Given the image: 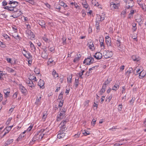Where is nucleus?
Masks as SVG:
<instances>
[{
    "mask_svg": "<svg viewBox=\"0 0 146 146\" xmlns=\"http://www.w3.org/2000/svg\"><path fill=\"white\" fill-rule=\"evenodd\" d=\"M63 101H60L59 103L58 106L60 107H62L63 104Z\"/></svg>",
    "mask_w": 146,
    "mask_h": 146,
    "instance_id": "0e129e2a",
    "label": "nucleus"
},
{
    "mask_svg": "<svg viewBox=\"0 0 146 146\" xmlns=\"http://www.w3.org/2000/svg\"><path fill=\"white\" fill-rule=\"evenodd\" d=\"M88 42L87 44V46H88L89 49L92 50H94L95 49L94 45L93 44V42L91 39L88 40Z\"/></svg>",
    "mask_w": 146,
    "mask_h": 146,
    "instance_id": "423d86ee",
    "label": "nucleus"
},
{
    "mask_svg": "<svg viewBox=\"0 0 146 146\" xmlns=\"http://www.w3.org/2000/svg\"><path fill=\"white\" fill-rule=\"evenodd\" d=\"M48 64L51 63H52L54 64H55V62H53V60L52 59L50 58H49L48 60Z\"/></svg>",
    "mask_w": 146,
    "mask_h": 146,
    "instance_id": "8fccbe9b",
    "label": "nucleus"
},
{
    "mask_svg": "<svg viewBox=\"0 0 146 146\" xmlns=\"http://www.w3.org/2000/svg\"><path fill=\"white\" fill-rule=\"evenodd\" d=\"M47 115V111L44 112L42 117V119L43 121H44L45 120V119L46 118Z\"/></svg>",
    "mask_w": 146,
    "mask_h": 146,
    "instance_id": "f704fd0d",
    "label": "nucleus"
},
{
    "mask_svg": "<svg viewBox=\"0 0 146 146\" xmlns=\"http://www.w3.org/2000/svg\"><path fill=\"white\" fill-rule=\"evenodd\" d=\"M140 7L142 8V9L144 11H146V8L144 5H143L142 3H141L140 5H139Z\"/></svg>",
    "mask_w": 146,
    "mask_h": 146,
    "instance_id": "a18cd8bd",
    "label": "nucleus"
},
{
    "mask_svg": "<svg viewBox=\"0 0 146 146\" xmlns=\"http://www.w3.org/2000/svg\"><path fill=\"white\" fill-rule=\"evenodd\" d=\"M31 50L34 52L36 53V48L35 45L33 44L30 46Z\"/></svg>",
    "mask_w": 146,
    "mask_h": 146,
    "instance_id": "37998d69",
    "label": "nucleus"
},
{
    "mask_svg": "<svg viewBox=\"0 0 146 146\" xmlns=\"http://www.w3.org/2000/svg\"><path fill=\"white\" fill-rule=\"evenodd\" d=\"M29 79L30 80V81H32V80H34L35 81H37L35 76L33 75H30L29 77Z\"/></svg>",
    "mask_w": 146,
    "mask_h": 146,
    "instance_id": "bb28decb",
    "label": "nucleus"
},
{
    "mask_svg": "<svg viewBox=\"0 0 146 146\" xmlns=\"http://www.w3.org/2000/svg\"><path fill=\"white\" fill-rule=\"evenodd\" d=\"M27 83L30 89L32 90L34 88L35 85L32 81H27Z\"/></svg>",
    "mask_w": 146,
    "mask_h": 146,
    "instance_id": "1a4fd4ad",
    "label": "nucleus"
},
{
    "mask_svg": "<svg viewBox=\"0 0 146 146\" xmlns=\"http://www.w3.org/2000/svg\"><path fill=\"white\" fill-rule=\"evenodd\" d=\"M37 23L41 26L42 28H44L45 29V23L44 21L42 20H39L37 21Z\"/></svg>",
    "mask_w": 146,
    "mask_h": 146,
    "instance_id": "4468645a",
    "label": "nucleus"
},
{
    "mask_svg": "<svg viewBox=\"0 0 146 146\" xmlns=\"http://www.w3.org/2000/svg\"><path fill=\"white\" fill-rule=\"evenodd\" d=\"M13 141V139H9L7 140L4 144V146H7L10 145Z\"/></svg>",
    "mask_w": 146,
    "mask_h": 146,
    "instance_id": "393cba45",
    "label": "nucleus"
},
{
    "mask_svg": "<svg viewBox=\"0 0 146 146\" xmlns=\"http://www.w3.org/2000/svg\"><path fill=\"white\" fill-rule=\"evenodd\" d=\"M66 110L65 108H63L62 110L60 111L57 116V121H59L64 118L65 116V112Z\"/></svg>",
    "mask_w": 146,
    "mask_h": 146,
    "instance_id": "f03ea898",
    "label": "nucleus"
},
{
    "mask_svg": "<svg viewBox=\"0 0 146 146\" xmlns=\"http://www.w3.org/2000/svg\"><path fill=\"white\" fill-rule=\"evenodd\" d=\"M11 119L12 118H9L8 119L6 123L7 125H9L10 124Z\"/></svg>",
    "mask_w": 146,
    "mask_h": 146,
    "instance_id": "680f3d73",
    "label": "nucleus"
},
{
    "mask_svg": "<svg viewBox=\"0 0 146 146\" xmlns=\"http://www.w3.org/2000/svg\"><path fill=\"white\" fill-rule=\"evenodd\" d=\"M10 90L9 88L4 89L3 90V92L5 94V97L7 98L10 95Z\"/></svg>",
    "mask_w": 146,
    "mask_h": 146,
    "instance_id": "f3484780",
    "label": "nucleus"
},
{
    "mask_svg": "<svg viewBox=\"0 0 146 146\" xmlns=\"http://www.w3.org/2000/svg\"><path fill=\"white\" fill-rule=\"evenodd\" d=\"M81 57L80 56H77L74 59L73 62H77L79 61L80 59V58Z\"/></svg>",
    "mask_w": 146,
    "mask_h": 146,
    "instance_id": "de8ad7c7",
    "label": "nucleus"
},
{
    "mask_svg": "<svg viewBox=\"0 0 146 146\" xmlns=\"http://www.w3.org/2000/svg\"><path fill=\"white\" fill-rule=\"evenodd\" d=\"M90 102L89 100H86L84 103V106H85L87 107L88 106V104Z\"/></svg>",
    "mask_w": 146,
    "mask_h": 146,
    "instance_id": "5fc2aeb1",
    "label": "nucleus"
},
{
    "mask_svg": "<svg viewBox=\"0 0 146 146\" xmlns=\"http://www.w3.org/2000/svg\"><path fill=\"white\" fill-rule=\"evenodd\" d=\"M67 122V121L66 120H63L60 123V125H61V126H65V125Z\"/></svg>",
    "mask_w": 146,
    "mask_h": 146,
    "instance_id": "58836bf2",
    "label": "nucleus"
},
{
    "mask_svg": "<svg viewBox=\"0 0 146 146\" xmlns=\"http://www.w3.org/2000/svg\"><path fill=\"white\" fill-rule=\"evenodd\" d=\"M20 90L21 92L24 94H25L27 90L25 87L23 86L21 84L19 85Z\"/></svg>",
    "mask_w": 146,
    "mask_h": 146,
    "instance_id": "dca6fc26",
    "label": "nucleus"
},
{
    "mask_svg": "<svg viewBox=\"0 0 146 146\" xmlns=\"http://www.w3.org/2000/svg\"><path fill=\"white\" fill-rule=\"evenodd\" d=\"M106 42L107 45L108 46H111V38H109V39L106 40Z\"/></svg>",
    "mask_w": 146,
    "mask_h": 146,
    "instance_id": "cd10ccee",
    "label": "nucleus"
},
{
    "mask_svg": "<svg viewBox=\"0 0 146 146\" xmlns=\"http://www.w3.org/2000/svg\"><path fill=\"white\" fill-rule=\"evenodd\" d=\"M72 76H69L68 77H67V81L68 83H70L72 82Z\"/></svg>",
    "mask_w": 146,
    "mask_h": 146,
    "instance_id": "e433bc0d",
    "label": "nucleus"
},
{
    "mask_svg": "<svg viewBox=\"0 0 146 146\" xmlns=\"http://www.w3.org/2000/svg\"><path fill=\"white\" fill-rule=\"evenodd\" d=\"M139 78L142 79L145 76L146 73L145 71L143 70L139 72Z\"/></svg>",
    "mask_w": 146,
    "mask_h": 146,
    "instance_id": "a211bd4d",
    "label": "nucleus"
},
{
    "mask_svg": "<svg viewBox=\"0 0 146 146\" xmlns=\"http://www.w3.org/2000/svg\"><path fill=\"white\" fill-rule=\"evenodd\" d=\"M101 41H100V46L102 49H104L105 48L104 45V40H101Z\"/></svg>",
    "mask_w": 146,
    "mask_h": 146,
    "instance_id": "c9c22d12",
    "label": "nucleus"
},
{
    "mask_svg": "<svg viewBox=\"0 0 146 146\" xmlns=\"http://www.w3.org/2000/svg\"><path fill=\"white\" fill-rule=\"evenodd\" d=\"M105 15L104 13H102V14L101 15L100 17V20H99L100 21H103L105 19Z\"/></svg>",
    "mask_w": 146,
    "mask_h": 146,
    "instance_id": "a19ab883",
    "label": "nucleus"
},
{
    "mask_svg": "<svg viewBox=\"0 0 146 146\" xmlns=\"http://www.w3.org/2000/svg\"><path fill=\"white\" fill-rule=\"evenodd\" d=\"M92 4L94 6H96L99 8H100V6L96 0H92Z\"/></svg>",
    "mask_w": 146,
    "mask_h": 146,
    "instance_id": "5701e85b",
    "label": "nucleus"
},
{
    "mask_svg": "<svg viewBox=\"0 0 146 146\" xmlns=\"http://www.w3.org/2000/svg\"><path fill=\"white\" fill-rule=\"evenodd\" d=\"M118 5L117 4H115L112 6V7H113L114 9H117L118 7Z\"/></svg>",
    "mask_w": 146,
    "mask_h": 146,
    "instance_id": "052dcab7",
    "label": "nucleus"
},
{
    "mask_svg": "<svg viewBox=\"0 0 146 146\" xmlns=\"http://www.w3.org/2000/svg\"><path fill=\"white\" fill-rule=\"evenodd\" d=\"M38 96L36 98L35 103L37 106H39L41 104V96L40 95L39 96L38 95Z\"/></svg>",
    "mask_w": 146,
    "mask_h": 146,
    "instance_id": "9b49d317",
    "label": "nucleus"
},
{
    "mask_svg": "<svg viewBox=\"0 0 146 146\" xmlns=\"http://www.w3.org/2000/svg\"><path fill=\"white\" fill-rule=\"evenodd\" d=\"M123 106L121 104H120L118 107V110L119 111H121V110Z\"/></svg>",
    "mask_w": 146,
    "mask_h": 146,
    "instance_id": "6e6d98bb",
    "label": "nucleus"
},
{
    "mask_svg": "<svg viewBox=\"0 0 146 146\" xmlns=\"http://www.w3.org/2000/svg\"><path fill=\"white\" fill-rule=\"evenodd\" d=\"M121 42L119 40H117V42H116V44H117V47H119L120 45Z\"/></svg>",
    "mask_w": 146,
    "mask_h": 146,
    "instance_id": "774afa93",
    "label": "nucleus"
},
{
    "mask_svg": "<svg viewBox=\"0 0 146 146\" xmlns=\"http://www.w3.org/2000/svg\"><path fill=\"white\" fill-rule=\"evenodd\" d=\"M94 62V58L90 56L85 59L83 62V63H86V64L89 65L93 63Z\"/></svg>",
    "mask_w": 146,
    "mask_h": 146,
    "instance_id": "39448f33",
    "label": "nucleus"
},
{
    "mask_svg": "<svg viewBox=\"0 0 146 146\" xmlns=\"http://www.w3.org/2000/svg\"><path fill=\"white\" fill-rule=\"evenodd\" d=\"M112 97V94L110 95L108 97H107L106 101H108L109 102L110 101Z\"/></svg>",
    "mask_w": 146,
    "mask_h": 146,
    "instance_id": "c03bdc74",
    "label": "nucleus"
},
{
    "mask_svg": "<svg viewBox=\"0 0 146 146\" xmlns=\"http://www.w3.org/2000/svg\"><path fill=\"white\" fill-rule=\"evenodd\" d=\"M0 46L2 48H5L6 47V45L5 44L0 40Z\"/></svg>",
    "mask_w": 146,
    "mask_h": 146,
    "instance_id": "3c124183",
    "label": "nucleus"
},
{
    "mask_svg": "<svg viewBox=\"0 0 146 146\" xmlns=\"http://www.w3.org/2000/svg\"><path fill=\"white\" fill-rule=\"evenodd\" d=\"M46 51L47 50H44L42 53L41 57L44 59H47L48 58V53Z\"/></svg>",
    "mask_w": 146,
    "mask_h": 146,
    "instance_id": "ddd939ff",
    "label": "nucleus"
},
{
    "mask_svg": "<svg viewBox=\"0 0 146 146\" xmlns=\"http://www.w3.org/2000/svg\"><path fill=\"white\" fill-rule=\"evenodd\" d=\"M106 86H103L102 88L99 91V93L100 95H102L103 93H104L106 90Z\"/></svg>",
    "mask_w": 146,
    "mask_h": 146,
    "instance_id": "412c9836",
    "label": "nucleus"
},
{
    "mask_svg": "<svg viewBox=\"0 0 146 146\" xmlns=\"http://www.w3.org/2000/svg\"><path fill=\"white\" fill-rule=\"evenodd\" d=\"M48 50L52 52H54V48L53 47H50V46L48 47Z\"/></svg>",
    "mask_w": 146,
    "mask_h": 146,
    "instance_id": "603ef678",
    "label": "nucleus"
},
{
    "mask_svg": "<svg viewBox=\"0 0 146 146\" xmlns=\"http://www.w3.org/2000/svg\"><path fill=\"white\" fill-rule=\"evenodd\" d=\"M96 121V120L94 118L93 119L91 123L92 125L94 126L95 124Z\"/></svg>",
    "mask_w": 146,
    "mask_h": 146,
    "instance_id": "4d7b16f0",
    "label": "nucleus"
},
{
    "mask_svg": "<svg viewBox=\"0 0 146 146\" xmlns=\"http://www.w3.org/2000/svg\"><path fill=\"white\" fill-rule=\"evenodd\" d=\"M133 70L131 68H130L127 71L126 73L127 74V76L129 77L130 75L133 72Z\"/></svg>",
    "mask_w": 146,
    "mask_h": 146,
    "instance_id": "c85d7f7f",
    "label": "nucleus"
},
{
    "mask_svg": "<svg viewBox=\"0 0 146 146\" xmlns=\"http://www.w3.org/2000/svg\"><path fill=\"white\" fill-rule=\"evenodd\" d=\"M42 39L43 40H44L46 42H48L50 41V39L48 38L45 35H44V36L42 37Z\"/></svg>",
    "mask_w": 146,
    "mask_h": 146,
    "instance_id": "c756f323",
    "label": "nucleus"
},
{
    "mask_svg": "<svg viewBox=\"0 0 146 146\" xmlns=\"http://www.w3.org/2000/svg\"><path fill=\"white\" fill-rule=\"evenodd\" d=\"M15 3H17V4H18V2L17 1H14L13 0L10 1L9 2V4H12L15 5Z\"/></svg>",
    "mask_w": 146,
    "mask_h": 146,
    "instance_id": "49530a36",
    "label": "nucleus"
},
{
    "mask_svg": "<svg viewBox=\"0 0 146 146\" xmlns=\"http://www.w3.org/2000/svg\"><path fill=\"white\" fill-rule=\"evenodd\" d=\"M26 1L32 4H33L35 3L34 0H26Z\"/></svg>",
    "mask_w": 146,
    "mask_h": 146,
    "instance_id": "e2e57ef3",
    "label": "nucleus"
},
{
    "mask_svg": "<svg viewBox=\"0 0 146 146\" xmlns=\"http://www.w3.org/2000/svg\"><path fill=\"white\" fill-rule=\"evenodd\" d=\"M94 56L97 59L99 60L102 58V55L101 53L98 52L95 53V54L94 55Z\"/></svg>",
    "mask_w": 146,
    "mask_h": 146,
    "instance_id": "2eb2a0df",
    "label": "nucleus"
},
{
    "mask_svg": "<svg viewBox=\"0 0 146 146\" xmlns=\"http://www.w3.org/2000/svg\"><path fill=\"white\" fill-rule=\"evenodd\" d=\"M52 75L54 78L58 77V74L56 72L54 69H53L52 72Z\"/></svg>",
    "mask_w": 146,
    "mask_h": 146,
    "instance_id": "a878e982",
    "label": "nucleus"
},
{
    "mask_svg": "<svg viewBox=\"0 0 146 146\" xmlns=\"http://www.w3.org/2000/svg\"><path fill=\"white\" fill-rule=\"evenodd\" d=\"M100 19V16H97L96 18V27L97 29H99V21H100L99 20Z\"/></svg>",
    "mask_w": 146,
    "mask_h": 146,
    "instance_id": "aec40b11",
    "label": "nucleus"
},
{
    "mask_svg": "<svg viewBox=\"0 0 146 146\" xmlns=\"http://www.w3.org/2000/svg\"><path fill=\"white\" fill-rule=\"evenodd\" d=\"M44 81L40 79L38 83V85L40 87V88H41L42 89H43L44 88Z\"/></svg>",
    "mask_w": 146,
    "mask_h": 146,
    "instance_id": "6ab92c4d",
    "label": "nucleus"
},
{
    "mask_svg": "<svg viewBox=\"0 0 146 146\" xmlns=\"http://www.w3.org/2000/svg\"><path fill=\"white\" fill-rule=\"evenodd\" d=\"M12 29L15 32H16L17 31V27L15 26H14L12 27Z\"/></svg>",
    "mask_w": 146,
    "mask_h": 146,
    "instance_id": "69168bd1",
    "label": "nucleus"
},
{
    "mask_svg": "<svg viewBox=\"0 0 146 146\" xmlns=\"http://www.w3.org/2000/svg\"><path fill=\"white\" fill-rule=\"evenodd\" d=\"M67 128L66 126H61L60 130L58 131L64 133L66 129Z\"/></svg>",
    "mask_w": 146,
    "mask_h": 146,
    "instance_id": "72a5a7b5",
    "label": "nucleus"
},
{
    "mask_svg": "<svg viewBox=\"0 0 146 146\" xmlns=\"http://www.w3.org/2000/svg\"><path fill=\"white\" fill-rule=\"evenodd\" d=\"M113 52L110 51L104 50L103 52V56L105 58L111 57L113 55Z\"/></svg>",
    "mask_w": 146,
    "mask_h": 146,
    "instance_id": "7ed1b4c3",
    "label": "nucleus"
},
{
    "mask_svg": "<svg viewBox=\"0 0 146 146\" xmlns=\"http://www.w3.org/2000/svg\"><path fill=\"white\" fill-rule=\"evenodd\" d=\"M79 83V81L78 80V79H75L74 84L75 85L76 88H77L78 87V85Z\"/></svg>",
    "mask_w": 146,
    "mask_h": 146,
    "instance_id": "79ce46f5",
    "label": "nucleus"
},
{
    "mask_svg": "<svg viewBox=\"0 0 146 146\" xmlns=\"http://www.w3.org/2000/svg\"><path fill=\"white\" fill-rule=\"evenodd\" d=\"M54 6H55V8L56 9H58L59 10H60V9L61 8L60 7L58 4H55V5H54Z\"/></svg>",
    "mask_w": 146,
    "mask_h": 146,
    "instance_id": "bf43d9fd",
    "label": "nucleus"
},
{
    "mask_svg": "<svg viewBox=\"0 0 146 146\" xmlns=\"http://www.w3.org/2000/svg\"><path fill=\"white\" fill-rule=\"evenodd\" d=\"M58 134L57 135V137L59 139L63 138V139H66L67 138L66 136L65 133L61 132L60 131L58 132Z\"/></svg>",
    "mask_w": 146,
    "mask_h": 146,
    "instance_id": "0eeeda50",
    "label": "nucleus"
},
{
    "mask_svg": "<svg viewBox=\"0 0 146 146\" xmlns=\"http://www.w3.org/2000/svg\"><path fill=\"white\" fill-rule=\"evenodd\" d=\"M6 70L9 72H10L11 73H13L14 72V70L8 67H6Z\"/></svg>",
    "mask_w": 146,
    "mask_h": 146,
    "instance_id": "4c0bfd02",
    "label": "nucleus"
},
{
    "mask_svg": "<svg viewBox=\"0 0 146 146\" xmlns=\"http://www.w3.org/2000/svg\"><path fill=\"white\" fill-rule=\"evenodd\" d=\"M70 4L72 6H74V7L76 8L77 9L79 7L77 4L75 2H71Z\"/></svg>",
    "mask_w": 146,
    "mask_h": 146,
    "instance_id": "ea45409f",
    "label": "nucleus"
},
{
    "mask_svg": "<svg viewBox=\"0 0 146 146\" xmlns=\"http://www.w3.org/2000/svg\"><path fill=\"white\" fill-rule=\"evenodd\" d=\"M10 131V130L9 128H7L6 127L3 131H5L1 137H3L7 133H8Z\"/></svg>",
    "mask_w": 146,
    "mask_h": 146,
    "instance_id": "b1692460",
    "label": "nucleus"
},
{
    "mask_svg": "<svg viewBox=\"0 0 146 146\" xmlns=\"http://www.w3.org/2000/svg\"><path fill=\"white\" fill-rule=\"evenodd\" d=\"M66 37L63 36L62 37V41H63V44H65L66 43Z\"/></svg>",
    "mask_w": 146,
    "mask_h": 146,
    "instance_id": "13d9d810",
    "label": "nucleus"
},
{
    "mask_svg": "<svg viewBox=\"0 0 146 146\" xmlns=\"http://www.w3.org/2000/svg\"><path fill=\"white\" fill-rule=\"evenodd\" d=\"M58 5L60 6H63L64 7V8H65L67 7V5L66 4H65L62 1H60L59 2V4Z\"/></svg>",
    "mask_w": 146,
    "mask_h": 146,
    "instance_id": "473e14b6",
    "label": "nucleus"
},
{
    "mask_svg": "<svg viewBox=\"0 0 146 146\" xmlns=\"http://www.w3.org/2000/svg\"><path fill=\"white\" fill-rule=\"evenodd\" d=\"M2 36L7 40H11L10 37L9 36L7 35L5 33L3 34L2 35Z\"/></svg>",
    "mask_w": 146,
    "mask_h": 146,
    "instance_id": "2f4dec72",
    "label": "nucleus"
},
{
    "mask_svg": "<svg viewBox=\"0 0 146 146\" xmlns=\"http://www.w3.org/2000/svg\"><path fill=\"white\" fill-rule=\"evenodd\" d=\"M26 34L28 36H30V38L31 39L34 38L35 35L34 33L31 30H27L26 31Z\"/></svg>",
    "mask_w": 146,
    "mask_h": 146,
    "instance_id": "f8f14e48",
    "label": "nucleus"
},
{
    "mask_svg": "<svg viewBox=\"0 0 146 146\" xmlns=\"http://www.w3.org/2000/svg\"><path fill=\"white\" fill-rule=\"evenodd\" d=\"M80 133L79 132H78L77 134H76L74 135V137L75 138H78L80 136Z\"/></svg>",
    "mask_w": 146,
    "mask_h": 146,
    "instance_id": "338daca9",
    "label": "nucleus"
},
{
    "mask_svg": "<svg viewBox=\"0 0 146 146\" xmlns=\"http://www.w3.org/2000/svg\"><path fill=\"white\" fill-rule=\"evenodd\" d=\"M82 4L84 7L85 8L87 9L88 8V5L86 2H84V3H82Z\"/></svg>",
    "mask_w": 146,
    "mask_h": 146,
    "instance_id": "864d4df0",
    "label": "nucleus"
},
{
    "mask_svg": "<svg viewBox=\"0 0 146 146\" xmlns=\"http://www.w3.org/2000/svg\"><path fill=\"white\" fill-rule=\"evenodd\" d=\"M133 60L135 62H140V57L137 55H133L131 56Z\"/></svg>",
    "mask_w": 146,
    "mask_h": 146,
    "instance_id": "6e6552de",
    "label": "nucleus"
},
{
    "mask_svg": "<svg viewBox=\"0 0 146 146\" xmlns=\"http://www.w3.org/2000/svg\"><path fill=\"white\" fill-rule=\"evenodd\" d=\"M48 131V129L46 128V129H42L39 132H38L34 136L32 140L31 141L30 144H33L34 142L36 141L41 140L46 133V132Z\"/></svg>",
    "mask_w": 146,
    "mask_h": 146,
    "instance_id": "f257e3e1",
    "label": "nucleus"
},
{
    "mask_svg": "<svg viewBox=\"0 0 146 146\" xmlns=\"http://www.w3.org/2000/svg\"><path fill=\"white\" fill-rule=\"evenodd\" d=\"M20 9H15L16 11H14L13 12V15L11 16L14 18H16L19 16H20L22 14V13L20 10Z\"/></svg>",
    "mask_w": 146,
    "mask_h": 146,
    "instance_id": "20e7f679",
    "label": "nucleus"
},
{
    "mask_svg": "<svg viewBox=\"0 0 146 146\" xmlns=\"http://www.w3.org/2000/svg\"><path fill=\"white\" fill-rule=\"evenodd\" d=\"M17 6L16 5L15 6H13L11 7L6 6L4 8L10 11H16L15 9H17Z\"/></svg>",
    "mask_w": 146,
    "mask_h": 146,
    "instance_id": "9d476101",
    "label": "nucleus"
},
{
    "mask_svg": "<svg viewBox=\"0 0 146 146\" xmlns=\"http://www.w3.org/2000/svg\"><path fill=\"white\" fill-rule=\"evenodd\" d=\"M119 85L117 84H115L114 86L112 87L111 89L113 90L116 91L119 89Z\"/></svg>",
    "mask_w": 146,
    "mask_h": 146,
    "instance_id": "7c9ffc66",
    "label": "nucleus"
},
{
    "mask_svg": "<svg viewBox=\"0 0 146 146\" xmlns=\"http://www.w3.org/2000/svg\"><path fill=\"white\" fill-rule=\"evenodd\" d=\"M111 81V80L108 81V79H107V80L105 81L104 84H103V86H106L107 87V85L110 84Z\"/></svg>",
    "mask_w": 146,
    "mask_h": 146,
    "instance_id": "09e8293b",
    "label": "nucleus"
},
{
    "mask_svg": "<svg viewBox=\"0 0 146 146\" xmlns=\"http://www.w3.org/2000/svg\"><path fill=\"white\" fill-rule=\"evenodd\" d=\"M26 54H24V55L29 60H31L32 57L31 55V54L29 52H26Z\"/></svg>",
    "mask_w": 146,
    "mask_h": 146,
    "instance_id": "4be33fe9",
    "label": "nucleus"
}]
</instances>
